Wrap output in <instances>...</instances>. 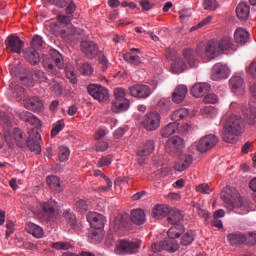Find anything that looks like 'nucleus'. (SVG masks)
Segmentation results:
<instances>
[{"mask_svg": "<svg viewBox=\"0 0 256 256\" xmlns=\"http://www.w3.org/2000/svg\"><path fill=\"white\" fill-rule=\"evenodd\" d=\"M187 96V86L179 85L172 94L174 103H181Z\"/></svg>", "mask_w": 256, "mask_h": 256, "instance_id": "32", "label": "nucleus"}, {"mask_svg": "<svg viewBox=\"0 0 256 256\" xmlns=\"http://www.w3.org/2000/svg\"><path fill=\"white\" fill-rule=\"evenodd\" d=\"M219 7L217 0H204L203 1V8L207 11H215Z\"/></svg>", "mask_w": 256, "mask_h": 256, "instance_id": "56", "label": "nucleus"}, {"mask_svg": "<svg viewBox=\"0 0 256 256\" xmlns=\"http://www.w3.org/2000/svg\"><path fill=\"white\" fill-rule=\"evenodd\" d=\"M87 221L90 223L92 229H104L105 223H107V219L105 216L91 212L87 215Z\"/></svg>", "mask_w": 256, "mask_h": 256, "instance_id": "15", "label": "nucleus"}, {"mask_svg": "<svg viewBox=\"0 0 256 256\" xmlns=\"http://www.w3.org/2000/svg\"><path fill=\"white\" fill-rule=\"evenodd\" d=\"M209 91H211V85L208 83H197L193 85L191 94L193 97H203V95H206Z\"/></svg>", "mask_w": 256, "mask_h": 256, "instance_id": "22", "label": "nucleus"}, {"mask_svg": "<svg viewBox=\"0 0 256 256\" xmlns=\"http://www.w3.org/2000/svg\"><path fill=\"white\" fill-rule=\"evenodd\" d=\"M24 58L26 61H29L31 65H39V62L41 61V57L39 56V52L35 50V48H27L24 50Z\"/></svg>", "mask_w": 256, "mask_h": 256, "instance_id": "25", "label": "nucleus"}, {"mask_svg": "<svg viewBox=\"0 0 256 256\" xmlns=\"http://www.w3.org/2000/svg\"><path fill=\"white\" fill-rule=\"evenodd\" d=\"M123 57L127 63H131L132 65H141V58L138 55H134L133 53L128 52L124 54Z\"/></svg>", "mask_w": 256, "mask_h": 256, "instance_id": "50", "label": "nucleus"}, {"mask_svg": "<svg viewBox=\"0 0 256 256\" xmlns=\"http://www.w3.org/2000/svg\"><path fill=\"white\" fill-rule=\"evenodd\" d=\"M19 118L21 121H25L26 123H29L33 127H36L34 129H39L41 127V121L37 116L33 115L31 112L23 111L19 113Z\"/></svg>", "mask_w": 256, "mask_h": 256, "instance_id": "19", "label": "nucleus"}, {"mask_svg": "<svg viewBox=\"0 0 256 256\" xmlns=\"http://www.w3.org/2000/svg\"><path fill=\"white\" fill-rule=\"evenodd\" d=\"M193 163V156L184 154L180 157V159L175 163L174 169L175 171H185V169H189L191 164Z\"/></svg>", "mask_w": 256, "mask_h": 256, "instance_id": "18", "label": "nucleus"}, {"mask_svg": "<svg viewBox=\"0 0 256 256\" xmlns=\"http://www.w3.org/2000/svg\"><path fill=\"white\" fill-rule=\"evenodd\" d=\"M126 92L124 88H116L114 90L115 101L127 99L125 98Z\"/></svg>", "mask_w": 256, "mask_h": 256, "instance_id": "62", "label": "nucleus"}, {"mask_svg": "<svg viewBox=\"0 0 256 256\" xmlns=\"http://www.w3.org/2000/svg\"><path fill=\"white\" fill-rule=\"evenodd\" d=\"M162 243V251H168V253H175L179 249V243L175 239L164 240Z\"/></svg>", "mask_w": 256, "mask_h": 256, "instance_id": "36", "label": "nucleus"}, {"mask_svg": "<svg viewBox=\"0 0 256 256\" xmlns=\"http://www.w3.org/2000/svg\"><path fill=\"white\" fill-rule=\"evenodd\" d=\"M229 87L235 95H243L245 93V81L239 75H234L229 80Z\"/></svg>", "mask_w": 256, "mask_h": 256, "instance_id": "14", "label": "nucleus"}, {"mask_svg": "<svg viewBox=\"0 0 256 256\" xmlns=\"http://www.w3.org/2000/svg\"><path fill=\"white\" fill-rule=\"evenodd\" d=\"M184 147L185 141L179 136H174L173 138L168 139L165 144L166 153H169L172 157L181 155Z\"/></svg>", "mask_w": 256, "mask_h": 256, "instance_id": "4", "label": "nucleus"}, {"mask_svg": "<svg viewBox=\"0 0 256 256\" xmlns=\"http://www.w3.org/2000/svg\"><path fill=\"white\" fill-rule=\"evenodd\" d=\"M184 69H187V64L183 61V58H175L171 64V71L179 75V73H183Z\"/></svg>", "mask_w": 256, "mask_h": 256, "instance_id": "35", "label": "nucleus"}, {"mask_svg": "<svg viewBox=\"0 0 256 256\" xmlns=\"http://www.w3.org/2000/svg\"><path fill=\"white\" fill-rule=\"evenodd\" d=\"M219 143V138L213 134H208L204 137H202L197 143H196V149L199 151V153H207L210 149H213L215 145Z\"/></svg>", "mask_w": 256, "mask_h": 256, "instance_id": "7", "label": "nucleus"}, {"mask_svg": "<svg viewBox=\"0 0 256 256\" xmlns=\"http://www.w3.org/2000/svg\"><path fill=\"white\" fill-rule=\"evenodd\" d=\"M183 57L186 59L189 67L195 69L199 67V62L195 59V51L193 49H186L183 51Z\"/></svg>", "mask_w": 256, "mask_h": 256, "instance_id": "33", "label": "nucleus"}, {"mask_svg": "<svg viewBox=\"0 0 256 256\" xmlns=\"http://www.w3.org/2000/svg\"><path fill=\"white\" fill-rule=\"evenodd\" d=\"M193 131V126L191 124H184L180 127H178L177 133H180V135H188V133H191Z\"/></svg>", "mask_w": 256, "mask_h": 256, "instance_id": "59", "label": "nucleus"}, {"mask_svg": "<svg viewBox=\"0 0 256 256\" xmlns=\"http://www.w3.org/2000/svg\"><path fill=\"white\" fill-rule=\"evenodd\" d=\"M113 163V157L111 155L103 156L97 162V167H109Z\"/></svg>", "mask_w": 256, "mask_h": 256, "instance_id": "55", "label": "nucleus"}, {"mask_svg": "<svg viewBox=\"0 0 256 256\" xmlns=\"http://www.w3.org/2000/svg\"><path fill=\"white\" fill-rule=\"evenodd\" d=\"M65 129V121L60 120L56 124H54V127L51 130V136L52 137H57L61 131Z\"/></svg>", "mask_w": 256, "mask_h": 256, "instance_id": "52", "label": "nucleus"}, {"mask_svg": "<svg viewBox=\"0 0 256 256\" xmlns=\"http://www.w3.org/2000/svg\"><path fill=\"white\" fill-rule=\"evenodd\" d=\"M40 207L46 219H53V217H55V211H57L58 205L55 200L50 199L46 202H40Z\"/></svg>", "mask_w": 256, "mask_h": 256, "instance_id": "17", "label": "nucleus"}, {"mask_svg": "<svg viewBox=\"0 0 256 256\" xmlns=\"http://www.w3.org/2000/svg\"><path fill=\"white\" fill-rule=\"evenodd\" d=\"M171 213V208L164 204H158L152 209V217L154 219H163Z\"/></svg>", "mask_w": 256, "mask_h": 256, "instance_id": "24", "label": "nucleus"}, {"mask_svg": "<svg viewBox=\"0 0 256 256\" xmlns=\"http://www.w3.org/2000/svg\"><path fill=\"white\" fill-rule=\"evenodd\" d=\"M69 155H71V150H69L67 146L59 147L58 157L62 163L65 161H69Z\"/></svg>", "mask_w": 256, "mask_h": 256, "instance_id": "46", "label": "nucleus"}, {"mask_svg": "<svg viewBox=\"0 0 256 256\" xmlns=\"http://www.w3.org/2000/svg\"><path fill=\"white\" fill-rule=\"evenodd\" d=\"M81 51L88 59H95L99 55V45L93 41H82L80 44Z\"/></svg>", "mask_w": 256, "mask_h": 256, "instance_id": "13", "label": "nucleus"}, {"mask_svg": "<svg viewBox=\"0 0 256 256\" xmlns=\"http://www.w3.org/2000/svg\"><path fill=\"white\" fill-rule=\"evenodd\" d=\"M25 229L27 233L33 235V237H36V239H41V237H43V228H41L39 225H36L35 223H27Z\"/></svg>", "mask_w": 256, "mask_h": 256, "instance_id": "34", "label": "nucleus"}, {"mask_svg": "<svg viewBox=\"0 0 256 256\" xmlns=\"http://www.w3.org/2000/svg\"><path fill=\"white\" fill-rule=\"evenodd\" d=\"M32 77L34 79H37L39 81V83H41V84L45 83L46 85H48V83L50 81L49 78H47V76L45 75V72H43L41 70H33Z\"/></svg>", "mask_w": 256, "mask_h": 256, "instance_id": "45", "label": "nucleus"}, {"mask_svg": "<svg viewBox=\"0 0 256 256\" xmlns=\"http://www.w3.org/2000/svg\"><path fill=\"white\" fill-rule=\"evenodd\" d=\"M243 118L237 115H231L227 118L223 132L222 139L225 143H237V137L243 133Z\"/></svg>", "mask_w": 256, "mask_h": 256, "instance_id": "1", "label": "nucleus"}, {"mask_svg": "<svg viewBox=\"0 0 256 256\" xmlns=\"http://www.w3.org/2000/svg\"><path fill=\"white\" fill-rule=\"evenodd\" d=\"M129 99H123V100H114L112 102V111L113 113H121L123 111H127L129 109Z\"/></svg>", "mask_w": 256, "mask_h": 256, "instance_id": "31", "label": "nucleus"}, {"mask_svg": "<svg viewBox=\"0 0 256 256\" xmlns=\"http://www.w3.org/2000/svg\"><path fill=\"white\" fill-rule=\"evenodd\" d=\"M14 139L18 143V147H23V143H24L23 132H21V130H19V129L14 130Z\"/></svg>", "mask_w": 256, "mask_h": 256, "instance_id": "60", "label": "nucleus"}, {"mask_svg": "<svg viewBox=\"0 0 256 256\" xmlns=\"http://www.w3.org/2000/svg\"><path fill=\"white\" fill-rule=\"evenodd\" d=\"M5 45L8 53H18L19 55L21 54V49H23L25 42L17 35H10L5 40Z\"/></svg>", "mask_w": 256, "mask_h": 256, "instance_id": "11", "label": "nucleus"}, {"mask_svg": "<svg viewBox=\"0 0 256 256\" xmlns=\"http://www.w3.org/2000/svg\"><path fill=\"white\" fill-rule=\"evenodd\" d=\"M29 137L26 141V145L32 153L40 155L41 153V134L39 130L33 128L28 131Z\"/></svg>", "mask_w": 256, "mask_h": 256, "instance_id": "5", "label": "nucleus"}, {"mask_svg": "<svg viewBox=\"0 0 256 256\" xmlns=\"http://www.w3.org/2000/svg\"><path fill=\"white\" fill-rule=\"evenodd\" d=\"M197 55L201 57V59H207L211 61V59H215V57L219 56V47L217 46L216 40H210L206 45L200 43L196 49Z\"/></svg>", "mask_w": 256, "mask_h": 256, "instance_id": "2", "label": "nucleus"}, {"mask_svg": "<svg viewBox=\"0 0 256 256\" xmlns=\"http://www.w3.org/2000/svg\"><path fill=\"white\" fill-rule=\"evenodd\" d=\"M50 55L58 69H63V67H65V64H63V56L61 53H59V51L50 50Z\"/></svg>", "mask_w": 256, "mask_h": 256, "instance_id": "43", "label": "nucleus"}, {"mask_svg": "<svg viewBox=\"0 0 256 256\" xmlns=\"http://www.w3.org/2000/svg\"><path fill=\"white\" fill-rule=\"evenodd\" d=\"M230 245H243L247 243V234L243 232H233L227 235Z\"/></svg>", "mask_w": 256, "mask_h": 256, "instance_id": "21", "label": "nucleus"}, {"mask_svg": "<svg viewBox=\"0 0 256 256\" xmlns=\"http://www.w3.org/2000/svg\"><path fill=\"white\" fill-rule=\"evenodd\" d=\"M80 71L84 77H91L93 75V67L89 63L82 64Z\"/></svg>", "mask_w": 256, "mask_h": 256, "instance_id": "57", "label": "nucleus"}, {"mask_svg": "<svg viewBox=\"0 0 256 256\" xmlns=\"http://www.w3.org/2000/svg\"><path fill=\"white\" fill-rule=\"evenodd\" d=\"M128 93L137 99H147L151 95V88L145 84H136L128 88Z\"/></svg>", "mask_w": 256, "mask_h": 256, "instance_id": "12", "label": "nucleus"}, {"mask_svg": "<svg viewBox=\"0 0 256 256\" xmlns=\"http://www.w3.org/2000/svg\"><path fill=\"white\" fill-rule=\"evenodd\" d=\"M87 89L89 95L96 99V101H107L109 99V90L101 85L90 84Z\"/></svg>", "mask_w": 256, "mask_h": 256, "instance_id": "10", "label": "nucleus"}, {"mask_svg": "<svg viewBox=\"0 0 256 256\" xmlns=\"http://www.w3.org/2000/svg\"><path fill=\"white\" fill-rule=\"evenodd\" d=\"M139 5L142 8V11H151V9L154 7V4L149 0H140Z\"/></svg>", "mask_w": 256, "mask_h": 256, "instance_id": "61", "label": "nucleus"}, {"mask_svg": "<svg viewBox=\"0 0 256 256\" xmlns=\"http://www.w3.org/2000/svg\"><path fill=\"white\" fill-rule=\"evenodd\" d=\"M178 131L179 123L171 122L161 129L160 135L161 137H164V139H167L168 137H171V135H175V133H178Z\"/></svg>", "mask_w": 256, "mask_h": 256, "instance_id": "27", "label": "nucleus"}, {"mask_svg": "<svg viewBox=\"0 0 256 256\" xmlns=\"http://www.w3.org/2000/svg\"><path fill=\"white\" fill-rule=\"evenodd\" d=\"M9 88L11 89L13 96L19 99V97H23L25 93V89L13 82L10 83Z\"/></svg>", "mask_w": 256, "mask_h": 256, "instance_id": "47", "label": "nucleus"}, {"mask_svg": "<svg viewBox=\"0 0 256 256\" xmlns=\"http://www.w3.org/2000/svg\"><path fill=\"white\" fill-rule=\"evenodd\" d=\"M185 233V227L178 225L176 227H172L168 230L167 234L169 239H179L181 237V234Z\"/></svg>", "mask_w": 256, "mask_h": 256, "instance_id": "41", "label": "nucleus"}, {"mask_svg": "<svg viewBox=\"0 0 256 256\" xmlns=\"http://www.w3.org/2000/svg\"><path fill=\"white\" fill-rule=\"evenodd\" d=\"M194 239L195 238L193 236V231H188L182 237L181 245H183L184 247H187V245H191V243H193Z\"/></svg>", "mask_w": 256, "mask_h": 256, "instance_id": "54", "label": "nucleus"}, {"mask_svg": "<svg viewBox=\"0 0 256 256\" xmlns=\"http://www.w3.org/2000/svg\"><path fill=\"white\" fill-rule=\"evenodd\" d=\"M52 249H56V251H67L73 247L69 242H54L51 245Z\"/></svg>", "mask_w": 256, "mask_h": 256, "instance_id": "51", "label": "nucleus"}, {"mask_svg": "<svg viewBox=\"0 0 256 256\" xmlns=\"http://www.w3.org/2000/svg\"><path fill=\"white\" fill-rule=\"evenodd\" d=\"M43 67L45 71L48 73V75H52V77H59V70H57L55 65H53L52 63L43 62Z\"/></svg>", "mask_w": 256, "mask_h": 256, "instance_id": "49", "label": "nucleus"}, {"mask_svg": "<svg viewBox=\"0 0 256 256\" xmlns=\"http://www.w3.org/2000/svg\"><path fill=\"white\" fill-rule=\"evenodd\" d=\"M203 101L204 103L215 104L219 101V98L217 97V94L210 93L204 97Z\"/></svg>", "mask_w": 256, "mask_h": 256, "instance_id": "63", "label": "nucleus"}, {"mask_svg": "<svg viewBox=\"0 0 256 256\" xmlns=\"http://www.w3.org/2000/svg\"><path fill=\"white\" fill-rule=\"evenodd\" d=\"M230 75L231 70L227 64L219 62L212 67L211 79L213 81H223V79H229Z\"/></svg>", "mask_w": 256, "mask_h": 256, "instance_id": "8", "label": "nucleus"}, {"mask_svg": "<svg viewBox=\"0 0 256 256\" xmlns=\"http://www.w3.org/2000/svg\"><path fill=\"white\" fill-rule=\"evenodd\" d=\"M216 45L220 53L221 51H235V44H233V39L230 36H224L216 41Z\"/></svg>", "mask_w": 256, "mask_h": 256, "instance_id": "20", "label": "nucleus"}, {"mask_svg": "<svg viewBox=\"0 0 256 256\" xmlns=\"http://www.w3.org/2000/svg\"><path fill=\"white\" fill-rule=\"evenodd\" d=\"M141 125L146 131H157L159 125H161V114L157 111L146 113Z\"/></svg>", "mask_w": 256, "mask_h": 256, "instance_id": "3", "label": "nucleus"}, {"mask_svg": "<svg viewBox=\"0 0 256 256\" xmlns=\"http://www.w3.org/2000/svg\"><path fill=\"white\" fill-rule=\"evenodd\" d=\"M249 13H251V7L247 2H241L236 7V15L240 21H247L249 19Z\"/></svg>", "mask_w": 256, "mask_h": 256, "instance_id": "23", "label": "nucleus"}, {"mask_svg": "<svg viewBox=\"0 0 256 256\" xmlns=\"http://www.w3.org/2000/svg\"><path fill=\"white\" fill-rule=\"evenodd\" d=\"M24 107L25 109L34 111V113H41L43 111V100L36 96L27 97L24 99Z\"/></svg>", "mask_w": 256, "mask_h": 256, "instance_id": "16", "label": "nucleus"}, {"mask_svg": "<svg viewBox=\"0 0 256 256\" xmlns=\"http://www.w3.org/2000/svg\"><path fill=\"white\" fill-rule=\"evenodd\" d=\"M155 151V141L153 140H147L144 142L137 150V160L140 165H143L145 163L146 157H149L151 153Z\"/></svg>", "mask_w": 256, "mask_h": 256, "instance_id": "9", "label": "nucleus"}, {"mask_svg": "<svg viewBox=\"0 0 256 256\" xmlns=\"http://www.w3.org/2000/svg\"><path fill=\"white\" fill-rule=\"evenodd\" d=\"M185 117H189V110L187 108H180L172 113L171 120L177 123V121H181Z\"/></svg>", "mask_w": 256, "mask_h": 256, "instance_id": "40", "label": "nucleus"}, {"mask_svg": "<svg viewBox=\"0 0 256 256\" xmlns=\"http://www.w3.org/2000/svg\"><path fill=\"white\" fill-rule=\"evenodd\" d=\"M248 107L242 106V113L249 119L250 125H255V117H256V107L255 103H249Z\"/></svg>", "mask_w": 256, "mask_h": 256, "instance_id": "28", "label": "nucleus"}, {"mask_svg": "<svg viewBox=\"0 0 256 256\" xmlns=\"http://www.w3.org/2000/svg\"><path fill=\"white\" fill-rule=\"evenodd\" d=\"M183 221V213L179 210H172L170 211V215L168 216V223L170 225H179Z\"/></svg>", "mask_w": 256, "mask_h": 256, "instance_id": "38", "label": "nucleus"}, {"mask_svg": "<svg viewBox=\"0 0 256 256\" xmlns=\"http://www.w3.org/2000/svg\"><path fill=\"white\" fill-rule=\"evenodd\" d=\"M63 217L66 219L67 223L73 227L77 223V218L75 217V214L71 212V210H65L63 212Z\"/></svg>", "mask_w": 256, "mask_h": 256, "instance_id": "53", "label": "nucleus"}, {"mask_svg": "<svg viewBox=\"0 0 256 256\" xmlns=\"http://www.w3.org/2000/svg\"><path fill=\"white\" fill-rule=\"evenodd\" d=\"M90 238L94 243H100V241H103V228H92Z\"/></svg>", "mask_w": 256, "mask_h": 256, "instance_id": "44", "label": "nucleus"}, {"mask_svg": "<svg viewBox=\"0 0 256 256\" xmlns=\"http://www.w3.org/2000/svg\"><path fill=\"white\" fill-rule=\"evenodd\" d=\"M94 175H96V177H102V179H104V181L106 182L107 186H101V191H110V189L113 187V182L111 181V179H109V177H107L105 173H102L101 170H95Z\"/></svg>", "mask_w": 256, "mask_h": 256, "instance_id": "42", "label": "nucleus"}, {"mask_svg": "<svg viewBox=\"0 0 256 256\" xmlns=\"http://www.w3.org/2000/svg\"><path fill=\"white\" fill-rule=\"evenodd\" d=\"M65 74L72 85H77V74H75V68L73 67V64L67 63L65 65Z\"/></svg>", "mask_w": 256, "mask_h": 256, "instance_id": "39", "label": "nucleus"}, {"mask_svg": "<svg viewBox=\"0 0 256 256\" xmlns=\"http://www.w3.org/2000/svg\"><path fill=\"white\" fill-rule=\"evenodd\" d=\"M145 217V211H143V209L138 208L131 211L130 219L135 225H143L146 221Z\"/></svg>", "mask_w": 256, "mask_h": 256, "instance_id": "30", "label": "nucleus"}, {"mask_svg": "<svg viewBox=\"0 0 256 256\" xmlns=\"http://www.w3.org/2000/svg\"><path fill=\"white\" fill-rule=\"evenodd\" d=\"M30 45H31V48L35 49L36 51L43 49V45H44L43 38L39 35H35L32 38Z\"/></svg>", "mask_w": 256, "mask_h": 256, "instance_id": "48", "label": "nucleus"}, {"mask_svg": "<svg viewBox=\"0 0 256 256\" xmlns=\"http://www.w3.org/2000/svg\"><path fill=\"white\" fill-rule=\"evenodd\" d=\"M62 256H95V254L91 252H85V251H82L79 254H75L73 252H64Z\"/></svg>", "mask_w": 256, "mask_h": 256, "instance_id": "64", "label": "nucleus"}, {"mask_svg": "<svg viewBox=\"0 0 256 256\" xmlns=\"http://www.w3.org/2000/svg\"><path fill=\"white\" fill-rule=\"evenodd\" d=\"M141 247L140 241L120 240L115 248L116 255H125V253H137Z\"/></svg>", "mask_w": 256, "mask_h": 256, "instance_id": "6", "label": "nucleus"}, {"mask_svg": "<svg viewBox=\"0 0 256 256\" xmlns=\"http://www.w3.org/2000/svg\"><path fill=\"white\" fill-rule=\"evenodd\" d=\"M234 39L239 45H245L249 41V32L244 28H237L234 32Z\"/></svg>", "mask_w": 256, "mask_h": 256, "instance_id": "29", "label": "nucleus"}, {"mask_svg": "<svg viewBox=\"0 0 256 256\" xmlns=\"http://www.w3.org/2000/svg\"><path fill=\"white\" fill-rule=\"evenodd\" d=\"M129 227V221H127L125 217H117L114 221V231H116L118 235H122Z\"/></svg>", "mask_w": 256, "mask_h": 256, "instance_id": "26", "label": "nucleus"}, {"mask_svg": "<svg viewBox=\"0 0 256 256\" xmlns=\"http://www.w3.org/2000/svg\"><path fill=\"white\" fill-rule=\"evenodd\" d=\"M47 185L50 187V189H53V191H57L60 193V191H63V188L61 187V180L57 176H48L46 178Z\"/></svg>", "mask_w": 256, "mask_h": 256, "instance_id": "37", "label": "nucleus"}, {"mask_svg": "<svg viewBox=\"0 0 256 256\" xmlns=\"http://www.w3.org/2000/svg\"><path fill=\"white\" fill-rule=\"evenodd\" d=\"M46 87H51L58 95H61L63 91V88H61V85L57 83L55 79L49 80L48 85H46Z\"/></svg>", "mask_w": 256, "mask_h": 256, "instance_id": "58", "label": "nucleus"}]
</instances>
